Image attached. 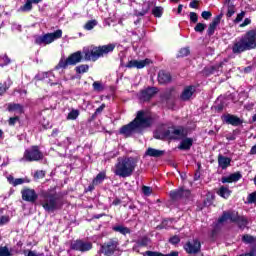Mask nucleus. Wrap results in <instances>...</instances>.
<instances>
[{"label": "nucleus", "instance_id": "obj_11", "mask_svg": "<svg viewBox=\"0 0 256 256\" xmlns=\"http://www.w3.org/2000/svg\"><path fill=\"white\" fill-rule=\"evenodd\" d=\"M22 200L27 203H36L39 199V194L32 188H24L21 190Z\"/></svg>", "mask_w": 256, "mask_h": 256}, {"label": "nucleus", "instance_id": "obj_6", "mask_svg": "<svg viewBox=\"0 0 256 256\" xmlns=\"http://www.w3.org/2000/svg\"><path fill=\"white\" fill-rule=\"evenodd\" d=\"M41 205L48 213H53L54 211H57V209L61 208V202H59L57 194H53L51 192L42 193Z\"/></svg>", "mask_w": 256, "mask_h": 256}, {"label": "nucleus", "instance_id": "obj_3", "mask_svg": "<svg viewBox=\"0 0 256 256\" xmlns=\"http://www.w3.org/2000/svg\"><path fill=\"white\" fill-rule=\"evenodd\" d=\"M256 49V31L250 30L242 37L237 38L232 44V53L234 55H241L245 51Z\"/></svg>", "mask_w": 256, "mask_h": 256}, {"label": "nucleus", "instance_id": "obj_1", "mask_svg": "<svg viewBox=\"0 0 256 256\" xmlns=\"http://www.w3.org/2000/svg\"><path fill=\"white\" fill-rule=\"evenodd\" d=\"M147 127H151V116L147 112L140 110L132 122L120 128L119 133L124 137H131L135 133H143V130L147 129Z\"/></svg>", "mask_w": 256, "mask_h": 256}, {"label": "nucleus", "instance_id": "obj_27", "mask_svg": "<svg viewBox=\"0 0 256 256\" xmlns=\"http://www.w3.org/2000/svg\"><path fill=\"white\" fill-rule=\"evenodd\" d=\"M235 0H226L225 7H227L226 17H233L235 15Z\"/></svg>", "mask_w": 256, "mask_h": 256}, {"label": "nucleus", "instance_id": "obj_31", "mask_svg": "<svg viewBox=\"0 0 256 256\" xmlns=\"http://www.w3.org/2000/svg\"><path fill=\"white\" fill-rule=\"evenodd\" d=\"M150 242L151 239H149V237L143 236L136 241V247H147Z\"/></svg>", "mask_w": 256, "mask_h": 256}, {"label": "nucleus", "instance_id": "obj_56", "mask_svg": "<svg viewBox=\"0 0 256 256\" xmlns=\"http://www.w3.org/2000/svg\"><path fill=\"white\" fill-rule=\"evenodd\" d=\"M248 201L249 203H256V192H253L252 194L249 195Z\"/></svg>", "mask_w": 256, "mask_h": 256}, {"label": "nucleus", "instance_id": "obj_4", "mask_svg": "<svg viewBox=\"0 0 256 256\" xmlns=\"http://www.w3.org/2000/svg\"><path fill=\"white\" fill-rule=\"evenodd\" d=\"M115 47H117V44L111 43L94 48H84L82 53L85 61H97L99 57L108 55V53H113V51H115Z\"/></svg>", "mask_w": 256, "mask_h": 256}, {"label": "nucleus", "instance_id": "obj_60", "mask_svg": "<svg viewBox=\"0 0 256 256\" xmlns=\"http://www.w3.org/2000/svg\"><path fill=\"white\" fill-rule=\"evenodd\" d=\"M197 3H199V1L193 0L190 2L189 7H191V9H197Z\"/></svg>", "mask_w": 256, "mask_h": 256}, {"label": "nucleus", "instance_id": "obj_2", "mask_svg": "<svg viewBox=\"0 0 256 256\" xmlns=\"http://www.w3.org/2000/svg\"><path fill=\"white\" fill-rule=\"evenodd\" d=\"M137 163H139V160L135 157H119L114 166V175L123 179L131 177L135 173V169H137Z\"/></svg>", "mask_w": 256, "mask_h": 256}, {"label": "nucleus", "instance_id": "obj_57", "mask_svg": "<svg viewBox=\"0 0 256 256\" xmlns=\"http://www.w3.org/2000/svg\"><path fill=\"white\" fill-rule=\"evenodd\" d=\"M104 109H105V104H101V106L96 109L94 115H101Z\"/></svg>", "mask_w": 256, "mask_h": 256}, {"label": "nucleus", "instance_id": "obj_37", "mask_svg": "<svg viewBox=\"0 0 256 256\" xmlns=\"http://www.w3.org/2000/svg\"><path fill=\"white\" fill-rule=\"evenodd\" d=\"M33 9V2L31 0H27L26 3L20 7V11H23L24 13H27Z\"/></svg>", "mask_w": 256, "mask_h": 256}, {"label": "nucleus", "instance_id": "obj_54", "mask_svg": "<svg viewBox=\"0 0 256 256\" xmlns=\"http://www.w3.org/2000/svg\"><path fill=\"white\" fill-rule=\"evenodd\" d=\"M211 15L212 14L210 11H203L201 17H203L207 21L208 19H211Z\"/></svg>", "mask_w": 256, "mask_h": 256}, {"label": "nucleus", "instance_id": "obj_40", "mask_svg": "<svg viewBox=\"0 0 256 256\" xmlns=\"http://www.w3.org/2000/svg\"><path fill=\"white\" fill-rule=\"evenodd\" d=\"M89 71V65L87 64H82L76 67V73L83 74L87 73Z\"/></svg>", "mask_w": 256, "mask_h": 256}, {"label": "nucleus", "instance_id": "obj_63", "mask_svg": "<svg viewBox=\"0 0 256 256\" xmlns=\"http://www.w3.org/2000/svg\"><path fill=\"white\" fill-rule=\"evenodd\" d=\"M250 155H256V144L254 146H252V148L250 150Z\"/></svg>", "mask_w": 256, "mask_h": 256}, {"label": "nucleus", "instance_id": "obj_26", "mask_svg": "<svg viewBox=\"0 0 256 256\" xmlns=\"http://www.w3.org/2000/svg\"><path fill=\"white\" fill-rule=\"evenodd\" d=\"M218 165L222 169H227L231 165V158L223 155L218 156Z\"/></svg>", "mask_w": 256, "mask_h": 256}, {"label": "nucleus", "instance_id": "obj_46", "mask_svg": "<svg viewBox=\"0 0 256 256\" xmlns=\"http://www.w3.org/2000/svg\"><path fill=\"white\" fill-rule=\"evenodd\" d=\"M245 19V11H242L241 13L237 14L236 18L234 19V23H241Z\"/></svg>", "mask_w": 256, "mask_h": 256}, {"label": "nucleus", "instance_id": "obj_25", "mask_svg": "<svg viewBox=\"0 0 256 256\" xmlns=\"http://www.w3.org/2000/svg\"><path fill=\"white\" fill-rule=\"evenodd\" d=\"M242 175L239 172H235L231 174L230 176L223 177L222 183H236V181H239L241 179Z\"/></svg>", "mask_w": 256, "mask_h": 256}, {"label": "nucleus", "instance_id": "obj_7", "mask_svg": "<svg viewBox=\"0 0 256 256\" xmlns=\"http://www.w3.org/2000/svg\"><path fill=\"white\" fill-rule=\"evenodd\" d=\"M61 37H63V31L56 30L53 33L35 36L34 42L36 45H51L53 41H57V39H61Z\"/></svg>", "mask_w": 256, "mask_h": 256}, {"label": "nucleus", "instance_id": "obj_59", "mask_svg": "<svg viewBox=\"0 0 256 256\" xmlns=\"http://www.w3.org/2000/svg\"><path fill=\"white\" fill-rule=\"evenodd\" d=\"M12 31H19L21 32V25L17 23L12 24Z\"/></svg>", "mask_w": 256, "mask_h": 256}, {"label": "nucleus", "instance_id": "obj_32", "mask_svg": "<svg viewBox=\"0 0 256 256\" xmlns=\"http://www.w3.org/2000/svg\"><path fill=\"white\" fill-rule=\"evenodd\" d=\"M105 177H106L105 172H100V173L97 174V176L93 179L92 185H94V186L101 185V183H103V181H105Z\"/></svg>", "mask_w": 256, "mask_h": 256}, {"label": "nucleus", "instance_id": "obj_42", "mask_svg": "<svg viewBox=\"0 0 256 256\" xmlns=\"http://www.w3.org/2000/svg\"><path fill=\"white\" fill-rule=\"evenodd\" d=\"M152 15H154V17H162L163 15V8L156 6L152 9Z\"/></svg>", "mask_w": 256, "mask_h": 256}, {"label": "nucleus", "instance_id": "obj_20", "mask_svg": "<svg viewBox=\"0 0 256 256\" xmlns=\"http://www.w3.org/2000/svg\"><path fill=\"white\" fill-rule=\"evenodd\" d=\"M193 93H195V86H187L182 91V94L180 95V99L182 101H189V99L193 97Z\"/></svg>", "mask_w": 256, "mask_h": 256}, {"label": "nucleus", "instance_id": "obj_33", "mask_svg": "<svg viewBox=\"0 0 256 256\" xmlns=\"http://www.w3.org/2000/svg\"><path fill=\"white\" fill-rule=\"evenodd\" d=\"M236 223L238 224V227L240 229H245L246 226L249 225V221L247 220V218H245L243 216H239Z\"/></svg>", "mask_w": 256, "mask_h": 256}, {"label": "nucleus", "instance_id": "obj_9", "mask_svg": "<svg viewBox=\"0 0 256 256\" xmlns=\"http://www.w3.org/2000/svg\"><path fill=\"white\" fill-rule=\"evenodd\" d=\"M40 159H43V153L39 150V146H32L31 148H28L24 152L23 158L20 159V161H40Z\"/></svg>", "mask_w": 256, "mask_h": 256}, {"label": "nucleus", "instance_id": "obj_23", "mask_svg": "<svg viewBox=\"0 0 256 256\" xmlns=\"http://www.w3.org/2000/svg\"><path fill=\"white\" fill-rule=\"evenodd\" d=\"M158 82L161 85H165L166 83H171V74L169 72L161 70L158 73Z\"/></svg>", "mask_w": 256, "mask_h": 256}, {"label": "nucleus", "instance_id": "obj_61", "mask_svg": "<svg viewBox=\"0 0 256 256\" xmlns=\"http://www.w3.org/2000/svg\"><path fill=\"white\" fill-rule=\"evenodd\" d=\"M7 91V88H5V85L0 83V96L3 95Z\"/></svg>", "mask_w": 256, "mask_h": 256}, {"label": "nucleus", "instance_id": "obj_62", "mask_svg": "<svg viewBox=\"0 0 256 256\" xmlns=\"http://www.w3.org/2000/svg\"><path fill=\"white\" fill-rule=\"evenodd\" d=\"M219 67H221V65H219V66H217V65H216V66H212L210 73L213 74V73H215L216 71H219Z\"/></svg>", "mask_w": 256, "mask_h": 256}, {"label": "nucleus", "instance_id": "obj_24", "mask_svg": "<svg viewBox=\"0 0 256 256\" xmlns=\"http://www.w3.org/2000/svg\"><path fill=\"white\" fill-rule=\"evenodd\" d=\"M112 231H115V233H120V235H130L131 229L129 227H126L123 224H117L112 227Z\"/></svg>", "mask_w": 256, "mask_h": 256}, {"label": "nucleus", "instance_id": "obj_41", "mask_svg": "<svg viewBox=\"0 0 256 256\" xmlns=\"http://www.w3.org/2000/svg\"><path fill=\"white\" fill-rule=\"evenodd\" d=\"M11 63V59L7 57V55H1L0 56V67H5Z\"/></svg>", "mask_w": 256, "mask_h": 256}, {"label": "nucleus", "instance_id": "obj_43", "mask_svg": "<svg viewBox=\"0 0 256 256\" xmlns=\"http://www.w3.org/2000/svg\"><path fill=\"white\" fill-rule=\"evenodd\" d=\"M0 256H13V254L7 246H2L0 247Z\"/></svg>", "mask_w": 256, "mask_h": 256}, {"label": "nucleus", "instance_id": "obj_48", "mask_svg": "<svg viewBox=\"0 0 256 256\" xmlns=\"http://www.w3.org/2000/svg\"><path fill=\"white\" fill-rule=\"evenodd\" d=\"M49 77H53V73H51V72H45V73H42V77H41V75H37L36 76V79H38L39 81H41V79H47V78H49Z\"/></svg>", "mask_w": 256, "mask_h": 256}, {"label": "nucleus", "instance_id": "obj_50", "mask_svg": "<svg viewBox=\"0 0 256 256\" xmlns=\"http://www.w3.org/2000/svg\"><path fill=\"white\" fill-rule=\"evenodd\" d=\"M190 21L192 23H197V21H199V16H197V13L190 12Z\"/></svg>", "mask_w": 256, "mask_h": 256}, {"label": "nucleus", "instance_id": "obj_10", "mask_svg": "<svg viewBox=\"0 0 256 256\" xmlns=\"http://www.w3.org/2000/svg\"><path fill=\"white\" fill-rule=\"evenodd\" d=\"M184 250L186 253H189V255L201 254V242L198 239L188 241L184 245Z\"/></svg>", "mask_w": 256, "mask_h": 256}, {"label": "nucleus", "instance_id": "obj_39", "mask_svg": "<svg viewBox=\"0 0 256 256\" xmlns=\"http://www.w3.org/2000/svg\"><path fill=\"white\" fill-rule=\"evenodd\" d=\"M79 117V110H71L70 113H68L67 119L70 121H75Z\"/></svg>", "mask_w": 256, "mask_h": 256}, {"label": "nucleus", "instance_id": "obj_15", "mask_svg": "<svg viewBox=\"0 0 256 256\" xmlns=\"http://www.w3.org/2000/svg\"><path fill=\"white\" fill-rule=\"evenodd\" d=\"M159 89L155 87H149L147 89H144L139 94L140 101H149L154 95L158 93Z\"/></svg>", "mask_w": 256, "mask_h": 256}, {"label": "nucleus", "instance_id": "obj_17", "mask_svg": "<svg viewBox=\"0 0 256 256\" xmlns=\"http://www.w3.org/2000/svg\"><path fill=\"white\" fill-rule=\"evenodd\" d=\"M239 215L237 212H224L223 215L218 219V223H225V221H231L232 223H237Z\"/></svg>", "mask_w": 256, "mask_h": 256}, {"label": "nucleus", "instance_id": "obj_5", "mask_svg": "<svg viewBox=\"0 0 256 256\" xmlns=\"http://www.w3.org/2000/svg\"><path fill=\"white\" fill-rule=\"evenodd\" d=\"M155 139H173L174 141H181L187 137V129L183 126L170 127L160 134L154 135Z\"/></svg>", "mask_w": 256, "mask_h": 256}, {"label": "nucleus", "instance_id": "obj_16", "mask_svg": "<svg viewBox=\"0 0 256 256\" xmlns=\"http://www.w3.org/2000/svg\"><path fill=\"white\" fill-rule=\"evenodd\" d=\"M151 63V60L145 59V60H131L127 63L126 67L128 69H143L144 67H147Z\"/></svg>", "mask_w": 256, "mask_h": 256}, {"label": "nucleus", "instance_id": "obj_45", "mask_svg": "<svg viewBox=\"0 0 256 256\" xmlns=\"http://www.w3.org/2000/svg\"><path fill=\"white\" fill-rule=\"evenodd\" d=\"M19 121H20L19 116L10 117L8 120V125H10V127H13V126L17 125V123H19Z\"/></svg>", "mask_w": 256, "mask_h": 256}, {"label": "nucleus", "instance_id": "obj_64", "mask_svg": "<svg viewBox=\"0 0 256 256\" xmlns=\"http://www.w3.org/2000/svg\"><path fill=\"white\" fill-rule=\"evenodd\" d=\"M15 181V178L13 176H8V182L13 185V182Z\"/></svg>", "mask_w": 256, "mask_h": 256}, {"label": "nucleus", "instance_id": "obj_12", "mask_svg": "<svg viewBox=\"0 0 256 256\" xmlns=\"http://www.w3.org/2000/svg\"><path fill=\"white\" fill-rule=\"evenodd\" d=\"M119 249V242L117 240H110L108 243L101 246L100 253L111 256Z\"/></svg>", "mask_w": 256, "mask_h": 256}, {"label": "nucleus", "instance_id": "obj_21", "mask_svg": "<svg viewBox=\"0 0 256 256\" xmlns=\"http://www.w3.org/2000/svg\"><path fill=\"white\" fill-rule=\"evenodd\" d=\"M7 111H9V113H15V115H21L23 114V105L18 103H8Z\"/></svg>", "mask_w": 256, "mask_h": 256}, {"label": "nucleus", "instance_id": "obj_49", "mask_svg": "<svg viewBox=\"0 0 256 256\" xmlns=\"http://www.w3.org/2000/svg\"><path fill=\"white\" fill-rule=\"evenodd\" d=\"M142 193H143L144 195H146L147 197H149V195H151V193H152L151 187L143 186V187H142Z\"/></svg>", "mask_w": 256, "mask_h": 256}, {"label": "nucleus", "instance_id": "obj_58", "mask_svg": "<svg viewBox=\"0 0 256 256\" xmlns=\"http://www.w3.org/2000/svg\"><path fill=\"white\" fill-rule=\"evenodd\" d=\"M247 25H251V18H245L242 24H240V27H247Z\"/></svg>", "mask_w": 256, "mask_h": 256}, {"label": "nucleus", "instance_id": "obj_8", "mask_svg": "<svg viewBox=\"0 0 256 256\" xmlns=\"http://www.w3.org/2000/svg\"><path fill=\"white\" fill-rule=\"evenodd\" d=\"M82 59L83 55H81V51H77L71 54L67 59L62 57L55 69H67L69 65H77V63H81Z\"/></svg>", "mask_w": 256, "mask_h": 256}, {"label": "nucleus", "instance_id": "obj_51", "mask_svg": "<svg viewBox=\"0 0 256 256\" xmlns=\"http://www.w3.org/2000/svg\"><path fill=\"white\" fill-rule=\"evenodd\" d=\"M181 241V238H179V236H173L169 239V243H171L172 245H177V243H179Z\"/></svg>", "mask_w": 256, "mask_h": 256}, {"label": "nucleus", "instance_id": "obj_52", "mask_svg": "<svg viewBox=\"0 0 256 256\" xmlns=\"http://www.w3.org/2000/svg\"><path fill=\"white\" fill-rule=\"evenodd\" d=\"M9 221H10L9 216H1L0 217V226L7 225V223H9Z\"/></svg>", "mask_w": 256, "mask_h": 256}, {"label": "nucleus", "instance_id": "obj_38", "mask_svg": "<svg viewBox=\"0 0 256 256\" xmlns=\"http://www.w3.org/2000/svg\"><path fill=\"white\" fill-rule=\"evenodd\" d=\"M242 241H243V243H246V245H251V244L255 243V237H253L249 234H246L242 237Z\"/></svg>", "mask_w": 256, "mask_h": 256}, {"label": "nucleus", "instance_id": "obj_34", "mask_svg": "<svg viewBox=\"0 0 256 256\" xmlns=\"http://www.w3.org/2000/svg\"><path fill=\"white\" fill-rule=\"evenodd\" d=\"M99 22H97V20H90L88 22H86V24L84 25V29L86 31H92V29H95V27H97Z\"/></svg>", "mask_w": 256, "mask_h": 256}, {"label": "nucleus", "instance_id": "obj_35", "mask_svg": "<svg viewBox=\"0 0 256 256\" xmlns=\"http://www.w3.org/2000/svg\"><path fill=\"white\" fill-rule=\"evenodd\" d=\"M151 9V3L145 2L142 6V11L138 13L140 17H143L144 15H147L149 13V10Z\"/></svg>", "mask_w": 256, "mask_h": 256}, {"label": "nucleus", "instance_id": "obj_55", "mask_svg": "<svg viewBox=\"0 0 256 256\" xmlns=\"http://www.w3.org/2000/svg\"><path fill=\"white\" fill-rule=\"evenodd\" d=\"M35 177L36 179H43V177H45V171L43 170H39L35 173Z\"/></svg>", "mask_w": 256, "mask_h": 256}, {"label": "nucleus", "instance_id": "obj_19", "mask_svg": "<svg viewBox=\"0 0 256 256\" xmlns=\"http://www.w3.org/2000/svg\"><path fill=\"white\" fill-rule=\"evenodd\" d=\"M223 120L227 123V125H233V127H239V125L243 123L241 118L231 114L224 115Z\"/></svg>", "mask_w": 256, "mask_h": 256}, {"label": "nucleus", "instance_id": "obj_30", "mask_svg": "<svg viewBox=\"0 0 256 256\" xmlns=\"http://www.w3.org/2000/svg\"><path fill=\"white\" fill-rule=\"evenodd\" d=\"M218 195H220V197H223V199H229L231 195V190H229L228 187L222 186L218 190Z\"/></svg>", "mask_w": 256, "mask_h": 256}, {"label": "nucleus", "instance_id": "obj_36", "mask_svg": "<svg viewBox=\"0 0 256 256\" xmlns=\"http://www.w3.org/2000/svg\"><path fill=\"white\" fill-rule=\"evenodd\" d=\"M93 90L96 91L97 93H101V91L105 90V86H103V83H101L100 81H95L92 84Z\"/></svg>", "mask_w": 256, "mask_h": 256}, {"label": "nucleus", "instance_id": "obj_22", "mask_svg": "<svg viewBox=\"0 0 256 256\" xmlns=\"http://www.w3.org/2000/svg\"><path fill=\"white\" fill-rule=\"evenodd\" d=\"M191 147H193V139L185 137L181 139L178 149H180V151H189Z\"/></svg>", "mask_w": 256, "mask_h": 256}, {"label": "nucleus", "instance_id": "obj_13", "mask_svg": "<svg viewBox=\"0 0 256 256\" xmlns=\"http://www.w3.org/2000/svg\"><path fill=\"white\" fill-rule=\"evenodd\" d=\"M72 249L85 253V251H91L93 249V244L91 242L77 240L72 244Z\"/></svg>", "mask_w": 256, "mask_h": 256}, {"label": "nucleus", "instance_id": "obj_47", "mask_svg": "<svg viewBox=\"0 0 256 256\" xmlns=\"http://www.w3.org/2000/svg\"><path fill=\"white\" fill-rule=\"evenodd\" d=\"M189 48H181L179 53H178V57H187V55H189Z\"/></svg>", "mask_w": 256, "mask_h": 256}, {"label": "nucleus", "instance_id": "obj_29", "mask_svg": "<svg viewBox=\"0 0 256 256\" xmlns=\"http://www.w3.org/2000/svg\"><path fill=\"white\" fill-rule=\"evenodd\" d=\"M146 155H148V157H162V155H165V151L157 150L155 148H148Z\"/></svg>", "mask_w": 256, "mask_h": 256}, {"label": "nucleus", "instance_id": "obj_53", "mask_svg": "<svg viewBox=\"0 0 256 256\" xmlns=\"http://www.w3.org/2000/svg\"><path fill=\"white\" fill-rule=\"evenodd\" d=\"M25 183V180L23 178H18L13 181V187H17V185H23Z\"/></svg>", "mask_w": 256, "mask_h": 256}, {"label": "nucleus", "instance_id": "obj_14", "mask_svg": "<svg viewBox=\"0 0 256 256\" xmlns=\"http://www.w3.org/2000/svg\"><path fill=\"white\" fill-rule=\"evenodd\" d=\"M190 195L191 191L184 188H179L170 192V197L173 199V201H179V199H187Z\"/></svg>", "mask_w": 256, "mask_h": 256}, {"label": "nucleus", "instance_id": "obj_18", "mask_svg": "<svg viewBox=\"0 0 256 256\" xmlns=\"http://www.w3.org/2000/svg\"><path fill=\"white\" fill-rule=\"evenodd\" d=\"M223 15L216 16L212 22L209 24L207 29V35L208 37H213L215 35V30L217 29V26L221 23Z\"/></svg>", "mask_w": 256, "mask_h": 256}, {"label": "nucleus", "instance_id": "obj_28", "mask_svg": "<svg viewBox=\"0 0 256 256\" xmlns=\"http://www.w3.org/2000/svg\"><path fill=\"white\" fill-rule=\"evenodd\" d=\"M143 255H146V256H179V252L172 251L169 254H163V253L157 252V251H146L143 253Z\"/></svg>", "mask_w": 256, "mask_h": 256}, {"label": "nucleus", "instance_id": "obj_44", "mask_svg": "<svg viewBox=\"0 0 256 256\" xmlns=\"http://www.w3.org/2000/svg\"><path fill=\"white\" fill-rule=\"evenodd\" d=\"M207 25L204 23H198L195 27H194V31H196V33H203L206 29Z\"/></svg>", "mask_w": 256, "mask_h": 256}]
</instances>
